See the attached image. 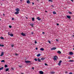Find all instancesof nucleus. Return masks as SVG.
<instances>
[{
  "instance_id": "1",
  "label": "nucleus",
  "mask_w": 74,
  "mask_h": 74,
  "mask_svg": "<svg viewBox=\"0 0 74 74\" xmlns=\"http://www.w3.org/2000/svg\"><path fill=\"white\" fill-rule=\"evenodd\" d=\"M57 59H58V57H57V56H54L53 60H54V61H55V60H57Z\"/></svg>"
},
{
  "instance_id": "2",
  "label": "nucleus",
  "mask_w": 74,
  "mask_h": 74,
  "mask_svg": "<svg viewBox=\"0 0 74 74\" xmlns=\"http://www.w3.org/2000/svg\"><path fill=\"white\" fill-rule=\"evenodd\" d=\"M15 10L16 11L19 12V11L20 10V9L18 8H17L16 9H15Z\"/></svg>"
},
{
  "instance_id": "3",
  "label": "nucleus",
  "mask_w": 74,
  "mask_h": 74,
  "mask_svg": "<svg viewBox=\"0 0 74 74\" xmlns=\"http://www.w3.org/2000/svg\"><path fill=\"white\" fill-rule=\"evenodd\" d=\"M62 61L61 60H60L58 64V65L59 66H60V64H61V63H62Z\"/></svg>"
},
{
  "instance_id": "4",
  "label": "nucleus",
  "mask_w": 74,
  "mask_h": 74,
  "mask_svg": "<svg viewBox=\"0 0 74 74\" xmlns=\"http://www.w3.org/2000/svg\"><path fill=\"white\" fill-rule=\"evenodd\" d=\"M21 34L23 36H26V34L24 33H22Z\"/></svg>"
},
{
  "instance_id": "5",
  "label": "nucleus",
  "mask_w": 74,
  "mask_h": 74,
  "mask_svg": "<svg viewBox=\"0 0 74 74\" xmlns=\"http://www.w3.org/2000/svg\"><path fill=\"white\" fill-rule=\"evenodd\" d=\"M30 62L31 61H27V60L25 61V63H30Z\"/></svg>"
},
{
  "instance_id": "6",
  "label": "nucleus",
  "mask_w": 74,
  "mask_h": 74,
  "mask_svg": "<svg viewBox=\"0 0 74 74\" xmlns=\"http://www.w3.org/2000/svg\"><path fill=\"white\" fill-rule=\"evenodd\" d=\"M66 17H67V18L68 19H70V18H71V16H67Z\"/></svg>"
},
{
  "instance_id": "7",
  "label": "nucleus",
  "mask_w": 74,
  "mask_h": 74,
  "mask_svg": "<svg viewBox=\"0 0 74 74\" xmlns=\"http://www.w3.org/2000/svg\"><path fill=\"white\" fill-rule=\"evenodd\" d=\"M39 73H40V74H44V72H43L42 71H40Z\"/></svg>"
},
{
  "instance_id": "8",
  "label": "nucleus",
  "mask_w": 74,
  "mask_h": 74,
  "mask_svg": "<svg viewBox=\"0 0 74 74\" xmlns=\"http://www.w3.org/2000/svg\"><path fill=\"white\" fill-rule=\"evenodd\" d=\"M69 55H73V52H69Z\"/></svg>"
},
{
  "instance_id": "9",
  "label": "nucleus",
  "mask_w": 74,
  "mask_h": 74,
  "mask_svg": "<svg viewBox=\"0 0 74 74\" xmlns=\"http://www.w3.org/2000/svg\"><path fill=\"white\" fill-rule=\"evenodd\" d=\"M56 49V48L53 47L51 49V50H55V49Z\"/></svg>"
},
{
  "instance_id": "10",
  "label": "nucleus",
  "mask_w": 74,
  "mask_h": 74,
  "mask_svg": "<svg viewBox=\"0 0 74 74\" xmlns=\"http://www.w3.org/2000/svg\"><path fill=\"white\" fill-rule=\"evenodd\" d=\"M19 12H16L14 14H15L16 15L17 14H19Z\"/></svg>"
},
{
  "instance_id": "11",
  "label": "nucleus",
  "mask_w": 74,
  "mask_h": 74,
  "mask_svg": "<svg viewBox=\"0 0 74 74\" xmlns=\"http://www.w3.org/2000/svg\"><path fill=\"white\" fill-rule=\"evenodd\" d=\"M30 3V2L29 0H27V4H29V3Z\"/></svg>"
},
{
  "instance_id": "12",
  "label": "nucleus",
  "mask_w": 74,
  "mask_h": 74,
  "mask_svg": "<svg viewBox=\"0 0 74 74\" xmlns=\"http://www.w3.org/2000/svg\"><path fill=\"white\" fill-rule=\"evenodd\" d=\"M57 53L59 54H60V53H61V51H57Z\"/></svg>"
},
{
  "instance_id": "13",
  "label": "nucleus",
  "mask_w": 74,
  "mask_h": 74,
  "mask_svg": "<svg viewBox=\"0 0 74 74\" xmlns=\"http://www.w3.org/2000/svg\"><path fill=\"white\" fill-rule=\"evenodd\" d=\"M37 19H38L39 21H40V20H41V18H40L39 17H37Z\"/></svg>"
},
{
  "instance_id": "14",
  "label": "nucleus",
  "mask_w": 74,
  "mask_h": 74,
  "mask_svg": "<svg viewBox=\"0 0 74 74\" xmlns=\"http://www.w3.org/2000/svg\"><path fill=\"white\" fill-rule=\"evenodd\" d=\"M3 55H4V53L2 52L1 53L0 55V56H3Z\"/></svg>"
},
{
  "instance_id": "15",
  "label": "nucleus",
  "mask_w": 74,
  "mask_h": 74,
  "mask_svg": "<svg viewBox=\"0 0 74 74\" xmlns=\"http://www.w3.org/2000/svg\"><path fill=\"white\" fill-rule=\"evenodd\" d=\"M69 62H74V60H70L69 61Z\"/></svg>"
},
{
  "instance_id": "16",
  "label": "nucleus",
  "mask_w": 74,
  "mask_h": 74,
  "mask_svg": "<svg viewBox=\"0 0 74 74\" xmlns=\"http://www.w3.org/2000/svg\"><path fill=\"white\" fill-rule=\"evenodd\" d=\"M8 70H9V69L7 68V69H6L5 71L6 72L8 71Z\"/></svg>"
},
{
  "instance_id": "17",
  "label": "nucleus",
  "mask_w": 74,
  "mask_h": 74,
  "mask_svg": "<svg viewBox=\"0 0 74 74\" xmlns=\"http://www.w3.org/2000/svg\"><path fill=\"white\" fill-rule=\"evenodd\" d=\"M40 51H44V49L43 48H41L40 49Z\"/></svg>"
},
{
  "instance_id": "18",
  "label": "nucleus",
  "mask_w": 74,
  "mask_h": 74,
  "mask_svg": "<svg viewBox=\"0 0 74 74\" xmlns=\"http://www.w3.org/2000/svg\"><path fill=\"white\" fill-rule=\"evenodd\" d=\"M10 35L11 37H13V36H14V35L12 34H10Z\"/></svg>"
},
{
  "instance_id": "19",
  "label": "nucleus",
  "mask_w": 74,
  "mask_h": 74,
  "mask_svg": "<svg viewBox=\"0 0 74 74\" xmlns=\"http://www.w3.org/2000/svg\"><path fill=\"white\" fill-rule=\"evenodd\" d=\"M32 21H34V18H32Z\"/></svg>"
},
{
  "instance_id": "20",
  "label": "nucleus",
  "mask_w": 74,
  "mask_h": 74,
  "mask_svg": "<svg viewBox=\"0 0 74 74\" xmlns=\"http://www.w3.org/2000/svg\"><path fill=\"white\" fill-rule=\"evenodd\" d=\"M3 69H4V68L3 67H2L1 68H0V70H3Z\"/></svg>"
},
{
  "instance_id": "21",
  "label": "nucleus",
  "mask_w": 74,
  "mask_h": 74,
  "mask_svg": "<svg viewBox=\"0 0 74 74\" xmlns=\"http://www.w3.org/2000/svg\"><path fill=\"white\" fill-rule=\"evenodd\" d=\"M4 46L3 45L0 44V47H4Z\"/></svg>"
},
{
  "instance_id": "22",
  "label": "nucleus",
  "mask_w": 74,
  "mask_h": 74,
  "mask_svg": "<svg viewBox=\"0 0 74 74\" xmlns=\"http://www.w3.org/2000/svg\"><path fill=\"white\" fill-rule=\"evenodd\" d=\"M68 13L69 14H72V13L71 12L69 11L68 12Z\"/></svg>"
},
{
  "instance_id": "23",
  "label": "nucleus",
  "mask_w": 74,
  "mask_h": 74,
  "mask_svg": "<svg viewBox=\"0 0 74 74\" xmlns=\"http://www.w3.org/2000/svg\"><path fill=\"white\" fill-rule=\"evenodd\" d=\"M38 61L39 62H41V60H40V59H39V58H38Z\"/></svg>"
},
{
  "instance_id": "24",
  "label": "nucleus",
  "mask_w": 74,
  "mask_h": 74,
  "mask_svg": "<svg viewBox=\"0 0 74 74\" xmlns=\"http://www.w3.org/2000/svg\"><path fill=\"white\" fill-rule=\"evenodd\" d=\"M51 74H55V72H51Z\"/></svg>"
},
{
  "instance_id": "25",
  "label": "nucleus",
  "mask_w": 74,
  "mask_h": 74,
  "mask_svg": "<svg viewBox=\"0 0 74 74\" xmlns=\"http://www.w3.org/2000/svg\"><path fill=\"white\" fill-rule=\"evenodd\" d=\"M41 60H44L45 59V58H41Z\"/></svg>"
},
{
  "instance_id": "26",
  "label": "nucleus",
  "mask_w": 74,
  "mask_h": 74,
  "mask_svg": "<svg viewBox=\"0 0 74 74\" xmlns=\"http://www.w3.org/2000/svg\"><path fill=\"white\" fill-rule=\"evenodd\" d=\"M1 39L2 40H4V38L3 37H1Z\"/></svg>"
},
{
  "instance_id": "27",
  "label": "nucleus",
  "mask_w": 74,
  "mask_h": 74,
  "mask_svg": "<svg viewBox=\"0 0 74 74\" xmlns=\"http://www.w3.org/2000/svg\"><path fill=\"white\" fill-rule=\"evenodd\" d=\"M34 24H30V25L31 26H32V27H34V26H33V25Z\"/></svg>"
},
{
  "instance_id": "28",
  "label": "nucleus",
  "mask_w": 74,
  "mask_h": 74,
  "mask_svg": "<svg viewBox=\"0 0 74 74\" xmlns=\"http://www.w3.org/2000/svg\"><path fill=\"white\" fill-rule=\"evenodd\" d=\"M53 14H56V13L54 11L53 12Z\"/></svg>"
},
{
  "instance_id": "29",
  "label": "nucleus",
  "mask_w": 74,
  "mask_h": 74,
  "mask_svg": "<svg viewBox=\"0 0 74 74\" xmlns=\"http://www.w3.org/2000/svg\"><path fill=\"white\" fill-rule=\"evenodd\" d=\"M40 55H41L40 53H39L38 55H37L36 56H40Z\"/></svg>"
},
{
  "instance_id": "30",
  "label": "nucleus",
  "mask_w": 74,
  "mask_h": 74,
  "mask_svg": "<svg viewBox=\"0 0 74 74\" xmlns=\"http://www.w3.org/2000/svg\"><path fill=\"white\" fill-rule=\"evenodd\" d=\"M8 67V66L7 65H5V68H6V67Z\"/></svg>"
},
{
  "instance_id": "31",
  "label": "nucleus",
  "mask_w": 74,
  "mask_h": 74,
  "mask_svg": "<svg viewBox=\"0 0 74 74\" xmlns=\"http://www.w3.org/2000/svg\"><path fill=\"white\" fill-rule=\"evenodd\" d=\"M34 60H35V61H36V62H37V61L38 60L36 58H35L34 59Z\"/></svg>"
},
{
  "instance_id": "32",
  "label": "nucleus",
  "mask_w": 74,
  "mask_h": 74,
  "mask_svg": "<svg viewBox=\"0 0 74 74\" xmlns=\"http://www.w3.org/2000/svg\"><path fill=\"white\" fill-rule=\"evenodd\" d=\"M5 62V61H4V60H2L1 61V62Z\"/></svg>"
},
{
  "instance_id": "33",
  "label": "nucleus",
  "mask_w": 74,
  "mask_h": 74,
  "mask_svg": "<svg viewBox=\"0 0 74 74\" xmlns=\"http://www.w3.org/2000/svg\"><path fill=\"white\" fill-rule=\"evenodd\" d=\"M15 55H16V56H18V54L15 53Z\"/></svg>"
},
{
  "instance_id": "34",
  "label": "nucleus",
  "mask_w": 74,
  "mask_h": 74,
  "mask_svg": "<svg viewBox=\"0 0 74 74\" xmlns=\"http://www.w3.org/2000/svg\"><path fill=\"white\" fill-rule=\"evenodd\" d=\"M9 27H10V28H11V27H12V26H11V25H9Z\"/></svg>"
},
{
  "instance_id": "35",
  "label": "nucleus",
  "mask_w": 74,
  "mask_h": 74,
  "mask_svg": "<svg viewBox=\"0 0 74 74\" xmlns=\"http://www.w3.org/2000/svg\"><path fill=\"white\" fill-rule=\"evenodd\" d=\"M48 42L49 43V44H51V42L49 40H48Z\"/></svg>"
},
{
  "instance_id": "36",
  "label": "nucleus",
  "mask_w": 74,
  "mask_h": 74,
  "mask_svg": "<svg viewBox=\"0 0 74 74\" xmlns=\"http://www.w3.org/2000/svg\"><path fill=\"white\" fill-rule=\"evenodd\" d=\"M45 66H48V64H47L45 63Z\"/></svg>"
},
{
  "instance_id": "37",
  "label": "nucleus",
  "mask_w": 74,
  "mask_h": 74,
  "mask_svg": "<svg viewBox=\"0 0 74 74\" xmlns=\"http://www.w3.org/2000/svg\"><path fill=\"white\" fill-rule=\"evenodd\" d=\"M19 67H20V68H21V67H22V66H19Z\"/></svg>"
},
{
  "instance_id": "38",
  "label": "nucleus",
  "mask_w": 74,
  "mask_h": 74,
  "mask_svg": "<svg viewBox=\"0 0 74 74\" xmlns=\"http://www.w3.org/2000/svg\"><path fill=\"white\" fill-rule=\"evenodd\" d=\"M14 46V45H11V47H13Z\"/></svg>"
},
{
  "instance_id": "39",
  "label": "nucleus",
  "mask_w": 74,
  "mask_h": 74,
  "mask_svg": "<svg viewBox=\"0 0 74 74\" xmlns=\"http://www.w3.org/2000/svg\"><path fill=\"white\" fill-rule=\"evenodd\" d=\"M34 67H32V69H33V70H34Z\"/></svg>"
},
{
  "instance_id": "40",
  "label": "nucleus",
  "mask_w": 74,
  "mask_h": 74,
  "mask_svg": "<svg viewBox=\"0 0 74 74\" xmlns=\"http://www.w3.org/2000/svg\"><path fill=\"white\" fill-rule=\"evenodd\" d=\"M35 49H36V50H37V49H38V48L36 47V48H35Z\"/></svg>"
},
{
  "instance_id": "41",
  "label": "nucleus",
  "mask_w": 74,
  "mask_h": 74,
  "mask_svg": "<svg viewBox=\"0 0 74 74\" xmlns=\"http://www.w3.org/2000/svg\"><path fill=\"white\" fill-rule=\"evenodd\" d=\"M42 34H45V32H42Z\"/></svg>"
},
{
  "instance_id": "42",
  "label": "nucleus",
  "mask_w": 74,
  "mask_h": 74,
  "mask_svg": "<svg viewBox=\"0 0 74 74\" xmlns=\"http://www.w3.org/2000/svg\"><path fill=\"white\" fill-rule=\"evenodd\" d=\"M37 42L36 41H35V44H37Z\"/></svg>"
},
{
  "instance_id": "43",
  "label": "nucleus",
  "mask_w": 74,
  "mask_h": 74,
  "mask_svg": "<svg viewBox=\"0 0 74 74\" xmlns=\"http://www.w3.org/2000/svg\"><path fill=\"white\" fill-rule=\"evenodd\" d=\"M68 59H71V57H68Z\"/></svg>"
},
{
  "instance_id": "44",
  "label": "nucleus",
  "mask_w": 74,
  "mask_h": 74,
  "mask_svg": "<svg viewBox=\"0 0 74 74\" xmlns=\"http://www.w3.org/2000/svg\"><path fill=\"white\" fill-rule=\"evenodd\" d=\"M51 7H54V6H53V5H51Z\"/></svg>"
},
{
  "instance_id": "45",
  "label": "nucleus",
  "mask_w": 74,
  "mask_h": 74,
  "mask_svg": "<svg viewBox=\"0 0 74 74\" xmlns=\"http://www.w3.org/2000/svg\"><path fill=\"white\" fill-rule=\"evenodd\" d=\"M56 41H59V40H58V39H56Z\"/></svg>"
},
{
  "instance_id": "46",
  "label": "nucleus",
  "mask_w": 74,
  "mask_h": 74,
  "mask_svg": "<svg viewBox=\"0 0 74 74\" xmlns=\"http://www.w3.org/2000/svg\"><path fill=\"white\" fill-rule=\"evenodd\" d=\"M56 25L57 26H58V25H59V24L58 23H57Z\"/></svg>"
},
{
  "instance_id": "47",
  "label": "nucleus",
  "mask_w": 74,
  "mask_h": 74,
  "mask_svg": "<svg viewBox=\"0 0 74 74\" xmlns=\"http://www.w3.org/2000/svg\"><path fill=\"white\" fill-rule=\"evenodd\" d=\"M8 34L9 35V36H10V32L8 33Z\"/></svg>"
},
{
  "instance_id": "48",
  "label": "nucleus",
  "mask_w": 74,
  "mask_h": 74,
  "mask_svg": "<svg viewBox=\"0 0 74 74\" xmlns=\"http://www.w3.org/2000/svg\"><path fill=\"white\" fill-rule=\"evenodd\" d=\"M14 18H12V20H13H13H14Z\"/></svg>"
},
{
  "instance_id": "49",
  "label": "nucleus",
  "mask_w": 74,
  "mask_h": 74,
  "mask_svg": "<svg viewBox=\"0 0 74 74\" xmlns=\"http://www.w3.org/2000/svg\"><path fill=\"white\" fill-rule=\"evenodd\" d=\"M69 74H73V73H70Z\"/></svg>"
},
{
  "instance_id": "50",
  "label": "nucleus",
  "mask_w": 74,
  "mask_h": 74,
  "mask_svg": "<svg viewBox=\"0 0 74 74\" xmlns=\"http://www.w3.org/2000/svg\"><path fill=\"white\" fill-rule=\"evenodd\" d=\"M52 0H49V1H52Z\"/></svg>"
},
{
  "instance_id": "51",
  "label": "nucleus",
  "mask_w": 74,
  "mask_h": 74,
  "mask_svg": "<svg viewBox=\"0 0 74 74\" xmlns=\"http://www.w3.org/2000/svg\"><path fill=\"white\" fill-rule=\"evenodd\" d=\"M32 4L33 5V4H34V3L33 2V3H32Z\"/></svg>"
},
{
  "instance_id": "52",
  "label": "nucleus",
  "mask_w": 74,
  "mask_h": 74,
  "mask_svg": "<svg viewBox=\"0 0 74 74\" xmlns=\"http://www.w3.org/2000/svg\"><path fill=\"white\" fill-rule=\"evenodd\" d=\"M71 1H72V2H73V0H70Z\"/></svg>"
},
{
  "instance_id": "53",
  "label": "nucleus",
  "mask_w": 74,
  "mask_h": 74,
  "mask_svg": "<svg viewBox=\"0 0 74 74\" xmlns=\"http://www.w3.org/2000/svg\"><path fill=\"white\" fill-rule=\"evenodd\" d=\"M12 70H14V68H12Z\"/></svg>"
},
{
  "instance_id": "54",
  "label": "nucleus",
  "mask_w": 74,
  "mask_h": 74,
  "mask_svg": "<svg viewBox=\"0 0 74 74\" xmlns=\"http://www.w3.org/2000/svg\"><path fill=\"white\" fill-rule=\"evenodd\" d=\"M31 34H34L33 32H32Z\"/></svg>"
},
{
  "instance_id": "55",
  "label": "nucleus",
  "mask_w": 74,
  "mask_h": 74,
  "mask_svg": "<svg viewBox=\"0 0 74 74\" xmlns=\"http://www.w3.org/2000/svg\"><path fill=\"white\" fill-rule=\"evenodd\" d=\"M3 16H5V14H3Z\"/></svg>"
},
{
  "instance_id": "56",
  "label": "nucleus",
  "mask_w": 74,
  "mask_h": 74,
  "mask_svg": "<svg viewBox=\"0 0 74 74\" xmlns=\"http://www.w3.org/2000/svg\"><path fill=\"white\" fill-rule=\"evenodd\" d=\"M45 12H47V11H45Z\"/></svg>"
},
{
  "instance_id": "57",
  "label": "nucleus",
  "mask_w": 74,
  "mask_h": 74,
  "mask_svg": "<svg viewBox=\"0 0 74 74\" xmlns=\"http://www.w3.org/2000/svg\"><path fill=\"white\" fill-rule=\"evenodd\" d=\"M72 37H74V35H72Z\"/></svg>"
},
{
  "instance_id": "58",
  "label": "nucleus",
  "mask_w": 74,
  "mask_h": 74,
  "mask_svg": "<svg viewBox=\"0 0 74 74\" xmlns=\"http://www.w3.org/2000/svg\"><path fill=\"white\" fill-rule=\"evenodd\" d=\"M21 1H22V0H20Z\"/></svg>"
},
{
  "instance_id": "59",
  "label": "nucleus",
  "mask_w": 74,
  "mask_h": 74,
  "mask_svg": "<svg viewBox=\"0 0 74 74\" xmlns=\"http://www.w3.org/2000/svg\"><path fill=\"white\" fill-rule=\"evenodd\" d=\"M37 56L38 57L40 56Z\"/></svg>"
},
{
  "instance_id": "60",
  "label": "nucleus",
  "mask_w": 74,
  "mask_h": 74,
  "mask_svg": "<svg viewBox=\"0 0 74 74\" xmlns=\"http://www.w3.org/2000/svg\"><path fill=\"white\" fill-rule=\"evenodd\" d=\"M38 0H37V1H38Z\"/></svg>"
},
{
  "instance_id": "61",
  "label": "nucleus",
  "mask_w": 74,
  "mask_h": 74,
  "mask_svg": "<svg viewBox=\"0 0 74 74\" xmlns=\"http://www.w3.org/2000/svg\"><path fill=\"white\" fill-rule=\"evenodd\" d=\"M21 74H24L23 73H22Z\"/></svg>"
},
{
  "instance_id": "62",
  "label": "nucleus",
  "mask_w": 74,
  "mask_h": 74,
  "mask_svg": "<svg viewBox=\"0 0 74 74\" xmlns=\"http://www.w3.org/2000/svg\"><path fill=\"white\" fill-rule=\"evenodd\" d=\"M26 19H27V17L26 18Z\"/></svg>"
},
{
  "instance_id": "63",
  "label": "nucleus",
  "mask_w": 74,
  "mask_h": 74,
  "mask_svg": "<svg viewBox=\"0 0 74 74\" xmlns=\"http://www.w3.org/2000/svg\"><path fill=\"white\" fill-rule=\"evenodd\" d=\"M73 47H74V45H73Z\"/></svg>"
},
{
  "instance_id": "64",
  "label": "nucleus",
  "mask_w": 74,
  "mask_h": 74,
  "mask_svg": "<svg viewBox=\"0 0 74 74\" xmlns=\"http://www.w3.org/2000/svg\"><path fill=\"white\" fill-rule=\"evenodd\" d=\"M73 50H74V48H73Z\"/></svg>"
}]
</instances>
